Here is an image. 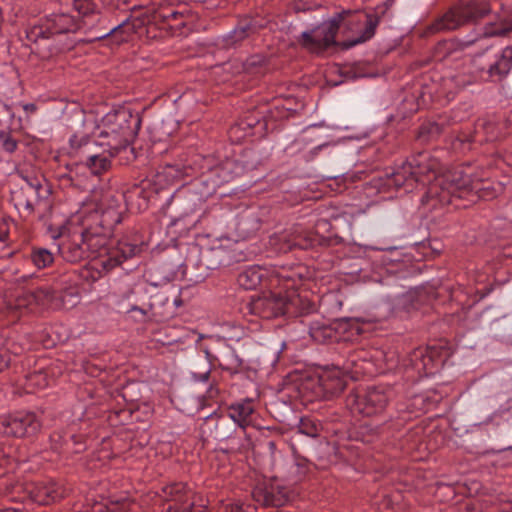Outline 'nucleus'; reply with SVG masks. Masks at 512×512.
<instances>
[{
    "instance_id": "18",
    "label": "nucleus",
    "mask_w": 512,
    "mask_h": 512,
    "mask_svg": "<svg viewBox=\"0 0 512 512\" xmlns=\"http://www.w3.org/2000/svg\"><path fill=\"white\" fill-rule=\"evenodd\" d=\"M266 275V270L260 266H248L242 270L238 277V284L246 290L255 289Z\"/></svg>"
},
{
    "instance_id": "41",
    "label": "nucleus",
    "mask_w": 512,
    "mask_h": 512,
    "mask_svg": "<svg viewBox=\"0 0 512 512\" xmlns=\"http://www.w3.org/2000/svg\"><path fill=\"white\" fill-rule=\"evenodd\" d=\"M311 336L316 341H320L321 340L320 331L317 328H314V327L311 328Z\"/></svg>"
},
{
    "instance_id": "46",
    "label": "nucleus",
    "mask_w": 512,
    "mask_h": 512,
    "mask_svg": "<svg viewBox=\"0 0 512 512\" xmlns=\"http://www.w3.org/2000/svg\"><path fill=\"white\" fill-rule=\"evenodd\" d=\"M0 512H23V511L21 509H16V508H7L4 510H0Z\"/></svg>"
},
{
    "instance_id": "24",
    "label": "nucleus",
    "mask_w": 512,
    "mask_h": 512,
    "mask_svg": "<svg viewBox=\"0 0 512 512\" xmlns=\"http://www.w3.org/2000/svg\"><path fill=\"white\" fill-rule=\"evenodd\" d=\"M354 17L356 18V22L364 24L365 28H364L362 34L358 38L351 40L348 43H345L346 48H350L359 43L369 40L374 35V32H375V24L372 22V20L367 15L358 14V15H354Z\"/></svg>"
},
{
    "instance_id": "43",
    "label": "nucleus",
    "mask_w": 512,
    "mask_h": 512,
    "mask_svg": "<svg viewBox=\"0 0 512 512\" xmlns=\"http://www.w3.org/2000/svg\"><path fill=\"white\" fill-rule=\"evenodd\" d=\"M28 184H29V187H30L32 190H34V191H37V190L41 187V185H40V183H39V182H36V183L29 182Z\"/></svg>"
},
{
    "instance_id": "28",
    "label": "nucleus",
    "mask_w": 512,
    "mask_h": 512,
    "mask_svg": "<svg viewBox=\"0 0 512 512\" xmlns=\"http://www.w3.org/2000/svg\"><path fill=\"white\" fill-rule=\"evenodd\" d=\"M31 259L37 268L42 269L53 262V255L49 250L40 248L32 252Z\"/></svg>"
},
{
    "instance_id": "48",
    "label": "nucleus",
    "mask_w": 512,
    "mask_h": 512,
    "mask_svg": "<svg viewBox=\"0 0 512 512\" xmlns=\"http://www.w3.org/2000/svg\"><path fill=\"white\" fill-rule=\"evenodd\" d=\"M132 311H137V312L141 313V315H143V316L145 315V312L141 308H138V307H133Z\"/></svg>"
},
{
    "instance_id": "21",
    "label": "nucleus",
    "mask_w": 512,
    "mask_h": 512,
    "mask_svg": "<svg viewBox=\"0 0 512 512\" xmlns=\"http://www.w3.org/2000/svg\"><path fill=\"white\" fill-rule=\"evenodd\" d=\"M137 251L138 247L136 245H132L126 242H119L116 251L109 252L108 259L104 262V264L108 265L109 267L120 265L124 260L134 256Z\"/></svg>"
},
{
    "instance_id": "6",
    "label": "nucleus",
    "mask_w": 512,
    "mask_h": 512,
    "mask_svg": "<svg viewBox=\"0 0 512 512\" xmlns=\"http://www.w3.org/2000/svg\"><path fill=\"white\" fill-rule=\"evenodd\" d=\"M300 301L298 296L292 294L282 295L281 293L269 292L252 298L248 307L252 314L264 319H272L285 315L291 307Z\"/></svg>"
},
{
    "instance_id": "37",
    "label": "nucleus",
    "mask_w": 512,
    "mask_h": 512,
    "mask_svg": "<svg viewBox=\"0 0 512 512\" xmlns=\"http://www.w3.org/2000/svg\"><path fill=\"white\" fill-rule=\"evenodd\" d=\"M299 431L309 437H316L318 435V429L316 425L312 424L308 420H302Z\"/></svg>"
},
{
    "instance_id": "9",
    "label": "nucleus",
    "mask_w": 512,
    "mask_h": 512,
    "mask_svg": "<svg viewBox=\"0 0 512 512\" xmlns=\"http://www.w3.org/2000/svg\"><path fill=\"white\" fill-rule=\"evenodd\" d=\"M160 497L173 505L167 507L166 512H206V506L197 504L193 494L184 483H173L162 488Z\"/></svg>"
},
{
    "instance_id": "7",
    "label": "nucleus",
    "mask_w": 512,
    "mask_h": 512,
    "mask_svg": "<svg viewBox=\"0 0 512 512\" xmlns=\"http://www.w3.org/2000/svg\"><path fill=\"white\" fill-rule=\"evenodd\" d=\"M390 399V391L382 387L368 389L363 394H353L347 399V406L352 413L373 416L381 413Z\"/></svg>"
},
{
    "instance_id": "40",
    "label": "nucleus",
    "mask_w": 512,
    "mask_h": 512,
    "mask_svg": "<svg viewBox=\"0 0 512 512\" xmlns=\"http://www.w3.org/2000/svg\"><path fill=\"white\" fill-rule=\"evenodd\" d=\"M23 109L27 113H34L36 110V106L32 103H27L23 105Z\"/></svg>"
},
{
    "instance_id": "5",
    "label": "nucleus",
    "mask_w": 512,
    "mask_h": 512,
    "mask_svg": "<svg viewBox=\"0 0 512 512\" xmlns=\"http://www.w3.org/2000/svg\"><path fill=\"white\" fill-rule=\"evenodd\" d=\"M69 142L71 149L85 159L86 166L96 175L106 171L110 166L111 157L118 153L107 147L98 152L97 149L100 146L98 141L89 137L73 135Z\"/></svg>"
},
{
    "instance_id": "19",
    "label": "nucleus",
    "mask_w": 512,
    "mask_h": 512,
    "mask_svg": "<svg viewBox=\"0 0 512 512\" xmlns=\"http://www.w3.org/2000/svg\"><path fill=\"white\" fill-rule=\"evenodd\" d=\"M320 383L323 390L330 395L338 394L346 387V380L338 369L323 374Z\"/></svg>"
},
{
    "instance_id": "4",
    "label": "nucleus",
    "mask_w": 512,
    "mask_h": 512,
    "mask_svg": "<svg viewBox=\"0 0 512 512\" xmlns=\"http://www.w3.org/2000/svg\"><path fill=\"white\" fill-rule=\"evenodd\" d=\"M489 11L487 2L473 0L450 9L433 24L432 29L436 32L454 30L462 25L476 22Z\"/></svg>"
},
{
    "instance_id": "49",
    "label": "nucleus",
    "mask_w": 512,
    "mask_h": 512,
    "mask_svg": "<svg viewBox=\"0 0 512 512\" xmlns=\"http://www.w3.org/2000/svg\"><path fill=\"white\" fill-rule=\"evenodd\" d=\"M330 333H331V331H330V330H326V329H325V330L323 331V337H324V338L329 337V336H330Z\"/></svg>"
},
{
    "instance_id": "29",
    "label": "nucleus",
    "mask_w": 512,
    "mask_h": 512,
    "mask_svg": "<svg viewBox=\"0 0 512 512\" xmlns=\"http://www.w3.org/2000/svg\"><path fill=\"white\" fill-rule=\"evenodd\" d=\"M220 365L228 371H236L242 365V360L238 357L234 350L228 349L223 355Z\"/></svg>"
},
{
    "instance_id": "14",
    "label": "nucleus",
    "mask_w": 512,
    "mask_h": 512,
    "mask_svg": "<svg viewBox=\"0 0 512 512\" xmlns=\"http://www.w3.org/2000/svg\"><path fill=\"white\" fill-rule=\"evenodd\" d=\"M252 496L257 503L267 506H281L285 502V492L272 481L258 483Z\"/></svg>"
},
{
    "instance_id": "15",
    "label": "nucleus",
    "mask_w": 512,
    "mask_h": 512,
    "mask_svg": "<svg viewBox=\"0 0 512 512\" xmlns=\"http://www.w3.org/2000/svg\"><path fill=\"white\" fill-rule=\"evenodd\" d=\"M33 494L35 501L47 505L64 497L65 489L54 481H47L37 484Z\"/></svg>"
},
{
    "instance_id": "13",
    "label": "nucleus",
    "mask_w": 512,
    "mask_h": 512,
    "mask_svg": "<svg viewBox=\"0 0 512 512\" xmlns=\"http://www.w3.org/2000/svg\"><path fill=\"white\" fill-rule=\"evenodd\" d=\"M73 222H79L83 229L81 232V242L84 243L85 252H87V258L101 257L104 255L109 256V251L106 248V239L100 235L97 231H93L94 224L76 215Z\"/></svg>"
},
{
    "instance_id": "34",
    "label": "nucleus",
    "mask_w": 512,
    "mask_h": 512,
    "mask_svg": "<svg viewBox=\"0 0 512 512\" xmlns=\"http://www.w3.org/2000/svg\"><path fill=\"white\" fill-rule=\"evenodd\" d=\"M0 145L1 148L7 153H13L18 147L16 139L6 131H0Z\"/></svg>"
},
{
    "instance_id": "8",
    "label": "nucleus",
    "mask_w": 512,
    "mask_h": 512,
    "mask_svg": "<svg viewBox=\"0 0 512 512\" xmlns=\"http://www.w3.org/2000/svg\"><path fill=\"white\" fill-rule=\"evenodd\" d=\"M41 428V422L32 412H19L0 416V434L13 437H29Z\"/></svg>"
},
{
    "instance_id": "44",
    "label": "nucleus",
    "mask_w": 512,
    "mask_h": 512,
    "mask_svg": "<svg viewBox=\"0 0 512 512\" xmlns=\"http://www.w3.org/2000/svg\"><path fill=\"white\" fill-rule=\"evenodd\" d=\"M31 277H32V275H31V274H29V275H22L21 277H19V278L17 279V281H18V282H25V281H27L28 279H30Z\"/></svg>"
},
{
    "instance_id": "31",
    "label": "nucleus",
    "mask_w": 512,
    "mask_h": 512,
    "mask_svg": "<svg viewBox=\"0 0 512 512\" xmlns=\"http://www.w3.org/2000/svg\"><path fill=\"white\" fill-rule=\"evenodd\" d=\"M27 392H32L33 388H44L47 386L45 375L42 372H34L27 376Z\"/></svg>"
},
{
    "instance_id": "17",
    "label": "nucleus",
    "mask_w": 512,
    "mask_h": 512,
    "mask_svg": "<svg viewBox=\"0 0 512 512\" xmlns=\"http://www.w3.org/2000/svg\"><path fill=\"white\" fill-rule=\"evenodd\" d=\"M229 417L240 427L245 428L252 422V414L254 413V406L250 400L233 404L228 410Z\"/></svg>"
},
{
    "instance_id": "3",
    "label": "nucleus",
    "mask_w": 512,
    "mask_h": 512,
    "mask_svg": "<svg viewBox=\"0 0 512 512\" xmlns=\"http://www.w3.org/2000/svg\"><path fill=\"white\" fill-rule=\"evenodd\" d=\"M141 125L138 114H132L129 109L120 108L108 112L96 126L94 138L101 147L113 151L126 148L136 137Z\"/></svg>"
},
{
    "instance_id": "45",
    "label": "nucleus",
    "mask_w": 512,
    "mask_h": 512,
    "mask_svg": "<svg viewBox=\"0 0 512 512\" xmlns=\"http://www.w3.org/2000/svg\"><path fill=\"white\" fill-rule=\"evenodd\" d=\"M505 56H508V57L512 58V46H507L505 48Z\"/></svg>"
},
{
    "instance_id": "11",
    "label": "nucleus",
    "mask_w": 512,
    "mask_h": 512,
    "mask_svg": "<svg viewBox=\"0 0 512 512\" xmlns=\"http://www.w3.org/2000/svg\"><path fill=\"white\" fill-rule=\"evenodd\" d=\"M120 209H99L94 207L93 203H85L81 209L77 212V215L87 220L95 226H100L105 229H112L122 221V215Z\"/></svg>"
},
{
    "instance_id": "10",
    "label": "nucleus",
    "mask_w": 512,
    "mask_h": 512,
    "mask_svg": "<svg viewBox=\"0 0 512 512\" xmlns=\"http://www.w3.org/2000/svg\"><path fill=\"white\" fill-rule=\"evenodd\" d=\"M342 15L323 22L310 32L301 34V44L312 52H319L335 44V35L340 27Z\"/></svg>"
},
{
    "instance_id": "12",
    "label": "nucleus",
    "mask_w": 512,
    "mask_h": 512,
    "mask_svg": "<svg viewBox=\"0 0 512 512\" xmlns=\"http://www.w3.org/2000/svg\"><path fill=\"white\" fill-rule=\"evenodd\" d=\"M66 228L62 227L57 234L52 235L53 239L60 238L58 250L64 260L78 262L87 258L84 243L81 242V232L75 231L72 235H66Z\"/></svg>"
},
{
    "instance_id": "25",
    "label": "nucleus",
    "mask_w": 512,
    "mask_h": 512,
    "mask_svg": "<svg viewBox=\"0 0 512 512\" xmlns=\"http://www.w3.org/2000/svg\"><path fill=\"white\" fill-rule=\"evenodd\" d=\"M124 196L120 193H113L108 191L104 193L99 201V203L94 204V207L99 209H120L121 212L125 211V206L123 204Z\"/></svg>"
},
{
    "instance_id": "38",
    "label": "nucleus",
    "mask_w": 512,
    "mask_h": 512,
    "mask_svg": "<svg viewBox=\"0 0 512 512\" xmlns=\"http://www.w3.org/2000/svg\"><path fill=\"white\" fill-rule=\"evenodd\" d=\"M13 448L0 444V467L10 464L13 456Z\"/></svg>"
},
{
    "instance_id": "1",
    "label": "nucleus",
    "mask_w": 512,
    "mask_h": 512,
    "mask_svg": "<svg viewBox=\"0 0 512 512\" xmlns=\"http://www.w3.org/2000/svg\"><path fill=\"white\" fill-rule=\"evenodd\" d=\"M437 168L436 159L431 158L429 153H420L389 175L386 185L403 187L406 192H410L414 183L428 184L423 202L435 200L441 205L450 203L452 196L463 197L469 192L480 190L479 179L467 171L457 168L437 175Z\"/></svg>"
},
{
    "instance_id": "30",
    "label": "nucleus",
    "mask_w": 512,
    "mask_h": 512,
    "mask_svg": "<svg viewBox=\"0 0 512 512\" xmlns=\"http://www.w3.org/2000/svg\"><path fill=\"white\" fill-rule=\"evenodd\" d=\"M512 31V20L502 21L500 24H489L484 29V36H504Z\"/></svg>"
},
{
    "instance_id": "51",
    "label": "nucleus",
    "mask_w": 512,
    "mask_h": 512,
    "mask_svg": "<svg viewBox=\"0 0 512 512\" xmlns=\"http://www.w3.org/2000/svg\"><path fill=\"white\" fill-rule=\"evenodd\" d=\"M51 439H52V441H53V442H55V443H57V441H58V439H56V436H55V435L51 436Z\"/></svg>"
},
{
    "instance_id": "42",
    "label": "nucleus",
    "mask_w": 512,
    "mask_h": 512,
    "mask_svg": "<svg viewBox=\"0 0 512 512\" xmlns=\"http://www.w3.org/2000/svg\"><path fill=\"white\" fill-rule=\"evenodd\" d=\"M196 210V204L193 203L192 206H189L183 217L188 216L190 213H193Z\"/></svg>"
},
{
    "instance_id": "23",
    "label": "nucleus",
    "mask_w": 512,
    "mask_h": 512,
    "mask_svg": "<svg viewBox=\"0 0 512 512\" xmlns=\"http://www.w3.org/2000/svg\"><path fill=\"white\" fill-rule=\"evenodd\" d=\"M255 31V27L250 21L240 22L233 31H231L225 38L227 45H234L246 39Z\"/></svg>"
},
{
    "instance_id": "35",
    "label": "nucleus",
    "mask_w": 512,
    "mask_h": 512,
    "mask_svg": "<svg viewBox=\"0 0 512 512\" xmlns=\"http://www.w3.org/2000/svg\"><path fill=\"white\" fill-rule=\"evenodd\" d=\"M32 295L39 304L52 299V291L48 287H38L32 291Z\"/></svg>"
},
{
    "instance_id": "39",
    "label": "nucleus",
    "mask_w": 512,
    "mask_h": 512,
    "mask_svg": "<svg viewBox=\"0 0 512 512\" xmlns=\"http://www.w3.org/2000/svg\"><path fill=\"white\" fill-rule=\"evenodd\" d=\"M210 376V370H207L202 373H193L192 377L195 381L198 382H207Z\"/></svg>"
},
{
    "instance_id": "26",
    "label": "nucleus",
    "mask_w": 512,
    "mask_h": 512,
    "mask_svg": "<svg viewBox=\"0 0 512 512\" xmlns=\"http://www.w3.org/2000/svg\"><path fill=\"white\" fill-rule=\"evenodd\" d=\"M269 243L275 248L276 251L280 253H286L293 247L300 246L297 238L294 237L291 239L287 233H282L271 237Z\"/></svg>"
},
{
    "instance_id": "47",
    "label": "nucleus",
    "mask_w": 512,
    "mask_h": 512,
    "mask_svg": "<svg viewBox=\"0 0 512 512\" xmlns=\"http://www.w3.org/2000/svg\"><path fill=\"white\" fill-rule=\"evenodd\" d=\"M25 208H26L29 212H32V211H33V206H32V204H31L29 201H26V202H25Z\"/></svg>"
},
{
    "instance_id": "32",
    "label": "nucleus",
    "mask_w": 512,
    "mask_h": 512,
    "mask_svg": "<svg viewBox=\"0 0 512 512\" xmlns=\"http://www.w3.org/2000/svg\"><path fill=\"white\" fill-rule=\"evenodd\" d=\"M125 508L126 504L124 502L96 503L92 507V512H124Z\"/></svg>"
},
{
    "instance_id": "20",
    "label": "nucleus",
    "mask_w": 512,
    "mask_h": 512,
    "mask_svg": "<svg viewBox=\"0 0 512 512\" xmlns=\"http://www.w3.org/2000/svg\"><path fill=\"white\" fill-rule=\"evenodd\" d=\"M512 68V58L505 56V48L497 57L496 61L490 65L487 74L491 81H498L505 78Z\"/></svg>"
},
{
    "instance_id": "16",
    "label": "nucleus",
    "mask_w": 512,
    "mask_h": 512,
    "mask_svg": "<svg viewBox=\"0 0 512 512\" xmlns=\"http://www.w3.org/2000/svg\"><path fill=\"white\" fill-rule=\"evenodd\" d=\"M135 25L128 19L122 21L117 26H114L109 32L98 36L97 39H107L113 45H120L129 40L134 32Z\"/></svg>"
},
{
    "instance_id": "2",
    "label": "nucleus",
    "mask_w": 512,
    "mask_h": 512,
    "mask_svg": "<svg viewBox=\"0 0 512 512\" xmlns=\"http://www.w3.org/2000/svg\"><path fill=\"white\" fill-rule=\"evenodd\" d=\"M73 6L77 16L63 11L53 12L26 29L27 40L36 45L35 50L42 58L71 50L82 41L75 34L93 26L94 20H90L96 8L93 0H73Z\"/></svg>"
},
{
    "instance_id": "22",
    "label": "nucleus",
    "mask_w": 512,
    "mask_h": 512,
    "mask_svg": "<svg viewBox=\"0 0 512 512\" xmlns=\"http://www.w3.org/2000/svg\"><path fill=\"white\" fill-rule=\"evenodd\" d=\"M416 359L420 358L422 368L426 374H432L434 368L440 366L443 360L437 355V351L434 348H429L425 351H417L414 353Z\"/></svg>"
},
{
    "instance_id": "50",
    "label": "nucleus",
    "mask_w": 512,
    "mask_h": 512,
    "mask_svg": "<svg viewBox=\"0 0 512 512\" xmlns=\"http://www.w3.org/2000/svg\"><path fill=\"white\" fill-rule=\"evenodd\" d=\"M19 352H20V349H14V350L12 351V353H13L14 355L18 354Z\"/></svg>"
},
{
    "instance_id": "27",
    "label": "nucleus",
    "mask_w": 512,
    "mask_h": 512,
    "mask_svg": "<svg viewBox=\"0 0 512 512\" xmlns=\"http://www.w3.org/2000/svg\"><path fill=\"white\" fill-rule=\"evenodd\" d=\"M157 16L164 22H167L170 26L185 25V22H179L173 24L172 22L178 21L184 17V10H178L174 7L161 8L157 12Z\"/></svg>"
},
{
    "instance_id": "33",
    "label": "nucleus",
    "mask_w": 512,
    "mask_h": 512,
    "mask_svg": "<svg viewBox=\"0 0 512 512\" xmlns=\"http://www.w3.org/2000/svg\"><path fill=\"white\" fill-rule=\"evenodd\" d=\"M265 63V57L262 55H253L246 59L243 63V71L247 73H255L257 69L262 67Z\"/></svg>"
},
{
    "instance_id": "36",
    "label": "nucleus",
    "mask_w": 512,
    "mask_h": 512,
    "mask_svg": "<svg viewBox=\"0 0 512 512\" xmlns=\"http://www.w3.org/2000/svg\"><path fill=\"white\" fill-rule=\"evenodd\" d=\"M10 362V347L9 343H6L4 346L0 347V371L7 368Z\"/></svg>"
}]
</instances>
